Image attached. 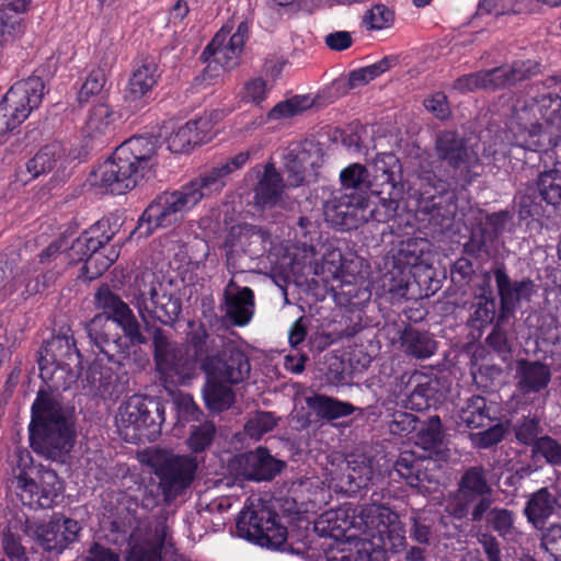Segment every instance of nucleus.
I'll return each instance as SVG.
<instances>
[{"label":"nucleus","mask_w":561,"mask_h":561,"mask_svg":"<svg viewBox=\"0 0 561 561\" xmlns=\"http://www.w3.org/2000/svg\"><path fill=\"white\" fill-rule=\"evenodd\" d=\"M268 88L266 81L261 78L248 80L240 93L241 101L260 105L267 96Z\"/></svg>","instance_id":"56"},{"label":"nucleus","mask_w":561,"mask_h":561,"mask_svg":"<svg viewBox=\"0 0 561 561\" xmlns=\"http://www.w3.org/2000/svg\"><path fill=\"white\" fill-rule=\"evenodd\" d=\"M284 187L283 178L274 164H266L254 188L255 203L263 208L275 206L282 199Z\"/></svg>","instance_id":"29"},{"label":"nucleus","mask_w":561,"mask_h":561,"mask_svg":"<svg viewBox=\"0 0 561 561\" xmlns=\"http://www.w3.org/2000/svg\"><path fill=\"white\" fill-rule=\"evenodd\" d=\"M22 287H24V289L21 291V295H33L39 291L41 284L37 278L31 277L28 266H21L16 268L12 278L3 285V288L8 294H13Z\"/></svg>","instance_id":"49"},{"label":"nucleus","mask_w":561,"mask_h":561,"mask_svg":"<svg viewBox=\"0 0 561 561\" xmlns=\"http://www.w3.org/2000/svg\"><path fill=\"white\" fill-rule=\"evenodd\" d=\"M206 379L203 396L208 409L215 412L228 410L234 402L232 385L211 376H206Z\"/></svg>","instance_id":"37"},{"label":"nucleus","mask_w":561,"mask_h":561,"mask_svg":"<svg viewBox=\"0 0 561 561\" xmlns=\"http://www.w3.org/2000/svg\"><path fill=\"white\" fill-rule=\"evenodd\" d=\"M158 139L151 136L129 138L93 173V184L112 194H124L151 173Z\"/></svg>","instance_id":"2"},{"label":"nucleus","mask_w":561,"mask_h":561,"mask_svg":"<svg viewBox=\"0 0 561 561\" xmlns=\"http://www.w3.org/2000/svg\"><path fill=\"white\" fill-rule=\"evenodd\" d=\"M458 419L460 423L471 428L486 427L492 423L486 400L481 396L469 398L460 408Z\"/></svg>","instance_id":"39"},{"label":"nucleus","mask_w":561,"mask_h":561,"mask_svg":"<svg viewBox=\"0 0 561 561\" xmlns=\"http://www.w3.org/2000/svg\"><path fill=\"white\" fill-rule=\"evenodd\" d=\"M493 275L500 297V319L503 320L515 312L523 300H530L535 284L529 278L512 280L502 266L495 267Z\"/></svg>","instance_id":"22"},{"label":"nucleus","mask_w":561,"mask_h":561,"mask_svg":"<svg viewBox=\"0 0 561 561\" xmlns=\"http://www.w3.org/2000/svg\"><path fill=\"white\" fill-rule=\"evenodd\" d=\"M436 152L453 170L454 176L469 184L481 174V164L476 152L470 150L463 138L454 131H445L436 140Z\"/></svg>","instance_id":"14"},{"label":"nucleus","mask_w":561,"mask_h":561,"mask_svg":"<svg viewBox=\"0 0 561 561\" xmlns=\"http://www.w3.org/2000/svg\"><path fill=\"white\" fill-rule=\"evenodd\" d=\"M504 68L510 87L540 72V65L534 60H517Z\"/></svg>","instance_id":"53"},{"label":"nucleus","mask_w":561,"mask_h":561,"mask_svg":"<svg viewBox=\"0 0 561 561\" xmlns=\"http://www.w3.org/2000/svg\"><path fill=\"white\" fill-rule=\"evenodd\" d=\"M163 514L144 528L136 529L129 539L127 561H160L161 549L169 540V526Z\"/></svg>","instance_id":"17"},{"label":"nucleus","mask_w":561,"mask_h":561,"mask_svg":"<svg viewBox=\"0 0 561 561\" xmlns=\"http://www.w3.org/2000/svg\"><path fill=\"white\" fill-rule=\"evenodd\" d=\"M230 28L224 26L203 51V56L208 62L204 70L205 79L219 77V68L222 71L231 70L239 64L248 36V25L241 22L232 35H230Z\"/></svg>","instance_id":"12"},{"label":"nucleus","mask_w":561,"mask_h":561,"mask_svg":"<svg viewBox=\"0 0 561 561\" xmlns=\"http://www.w3.org/2000/svg\"><path fill=\"white\" fill-rule=\"evenodd\" d=\"M368 173L364 165L354 163L342 170L340 180L345 188H359L367 183Z\"/></svg>","instance_id":"60"},{"label":"nucleus","mask_w":561,"mask_h":561,"mask_svg":"<svg viewBox=\"0 0 561 561\" xmlns=\"http://www.w3.org/2000/svg\"><path fill=\"white\" fill-rule=\"evenodd\" d=\"M78 358L79 353L71 337L53 336L38 352L41 377L55 388H67L77 378L73 367L78 365Z\"/></svg>","instance_id":"7"},{"label":"nucleus","mask_w":561,"mask_h":561,"mask_svg":"<svg viewBox=\"0 0 561 561\" xmlns=\"http://www.w3.org/2000/svg\"><path fill=\"white\" fill-rule=\"evenodd\" d=\"M428 465H434L430 460L420 459L413 453L404 451L394 463V471L405 482L421 492H427L432 478L427 473Z\"/></svg>","instance_id":"27"},{"label":"nucleus","mask_w":561,"mask_h":561,"mask_svg":"<svg viewBox=\"0 0 561 561\" xmlns=\"http://www.w3.org/2000/svg\"><path fill=\"white\" fill-rule=\"evenodd\" d=\"M554 99H560L558 95L546 94L540 96L539 100L526 101L522 106L515 107L512 124L516 123L524 129H529V139L519 141V146L529 150H537L541 146L537 136V129L540 127L539 121L552 110Z\"/></svg>","instance_id":"23"},{"label":"nucleus","mask_w":561,"mask_h":561,"mask_svg":"<svg viewBox=\"0 0 561 561\" xmlns=\"http://www.w3.org/2000/svg\"><path fill=\"white\" fill-rule=\"evenodd\" d=\"M202 369L206 376L214 379L238 385L250 376L251 365L243 351L228 341L214 355H207L202 359Z\"/></svg>","instance_id":"15"},{"label":"nucleus","mask_w":561,"mask_h":561,"mask_svg":"<svg viewBox=\"0 0 561 561\" xmlns=\"http://www.w3.org/2000/svg\"><path fill=\"white\" fill-rule=\"evenodd\" d=\"M422 241L407 239L400 242L397 252V261L404 266H416L422 257Z\"/></svg>","instance_id":"55"},{"label":"nucleus","mask_w":561,"mask_h":561,"mask_svg":"<svg viewBox=\"0 0 561 561\" xmlns=\"http://www.w3.org/2000/svg\"><path fill=\"white\" fill-rule=\"evenodd\" d=\"M197 463L190 456L167 455L157 469L159 486L164 500L170 502L193 481Z\"/></svg>","instance_id":"18"},{"label":"nucleus","mask_w":561,"mask_h":561,"mask_svg":"<svg viewBox=\"0 0 561 561\" xmlns=\"http://www.w3.org/2000/svg\"><path fill=\"white\" fill-rule=\"evenodd\" d=\"M61 491V484L55 471L42 470L39 472V485L32 478L27 486L20 490L21 502L32 508L50 507Z\"/></svg>","instance_id":"24"},{"label":"nucleus","mask_w":561,"mask_h":561,"mask_svg":"<svg viewBox=\"0 0 561 561\" xmlns=\"http://www.w3.org/2000/svg\"><path fill=\"white\" fill-rule=\"evenodd\" d=\"M375 178L381 180L382 184L396 185V175L400 170V162L392 153L378 154L373 161Z\"/></svg>","instance_id":"48"},{"label":"nucleus","mask_w":561,"mask_h":561,"mask_svg":"<svg viewBox=\"0 0 561 561\" xmlns=\"http://www.w3.org/2000/svg\"><path fill=\"white\" fill-rule=\"evenodd\" d=\"M486 277L481 294L476 296V301L471 307L473 311L470 316V322L478 328L489 325L495 318L496 305L490 289L489 276L486 275Z\"/></svg>","instance_id":"43"},{"label":"nucleus","mask_w":561,"mask_h":561,"mask_svg":"<svg viewBox=\"0 0 561 561\" xmlns=\"http://www.w3.org/2000/svg\"><path fill=\"white\" fill-rule=\"evenodd\" d=\"M95 302L98 308L108 313V316H95L87 327L89 337L101 353L108 358H113L121 350L118 339L112 334L115 323L122 328L133 344L147 343V339L142 335L140 324L131 309L107 286L100 287L95 293Z\"/></svg>","instance_id":"4"},{"label":"nucleus","mask_w":561,"mask_h":561,"mask_svg":"<svg viewBox=\"0 0 561 561\" xmlns=\"http://www.w3.org/2000/svg\"><path fill=\"white\" fill-rule=\"evenodd\" d=\"M398 62L397 56H387L381 60L356 70H353L348 76V85L351 89H356L363 87L380 76L381 73L388 71L392 67H394Z\"/></svg>","instance_id":"45"},{"label":"nucleus","mask_w":561,"mask_h":561,"mask_svg":"<svg viewBox=\"0 0 561 561\" xmlns=\"http://www.w3.org/2000/svg\"><path fill=\"white\" fill-rule=\"evenodd\" d=\"M39 539L46 550L61 551L67 547L60 527L54 520L42 527Z\"/></svg>","instance_id":"58"},{"label":"nucleus","mask_w":561,"mask_h":561,"mask_svg":"<svg viewBox=\"0 0 561 561\" xmlns=\"http://www.w3.org/2000/svg\"><path fill=\"white\" fill-rule=\"evenodd\" d=\"M152 343L157 370L165 383L185 385L196 376V362L185 346L169 341L161 329H154Z\"/></svg>","instance_id":"10"},{"label":"nucleus","mask_w":561,"mask_h":561,"mask_svg":"<svg viewBox=\"0 0 561 561\" xmlns=\"http://www.w3.org/2000/svg\"><path fill=\"white\" fill-rule=\"evenodd\" d=\"M307 403L319 416L327 420L347 416L354 411L352 404L327 396H314L308 398Z\"/></svg>","instance_id":"44"},{"label":"nucleus","mask_w":561,"mask_h":561,"mask_svg":"<svg viewBox=\"0 0 561 561\" xmlns=\"http://www.w3.org/2000/svg\"><path fill=\"white\" fill-rule=\"evenodd\" d=\"M203 119L190 121L180 126L173 127L167 138L168 149L174 153L187 152L193 146L201 142L199 126H205Z\"/></svg>","instance_id":"33"},{"label":"nucleus","mask_w":561,"mask_h":561,"mask_svg":"<svg viewBox=\"0 0 561 561\" xmlns=\"http://www.w3.org/2000/svg\"><path fill=\"white\" fill-rule=\"evenodd\" d=\"M541 547L549 552L556 561L561 559V524H551L541 536Z\"/></svg>","instance_id":"59"},{"label":"nucleus","mask_w":561,"mask_h":561,"mask_svg":"<svg viewBox=\"0 0 561 561\" xmlns=\"http://www.w3.org/2000/svg\"><path fill=\"white\" fill-rule=\"evenodd\" d=\"M305 151H290L285 156V172L287 174V185L297 187L302 184L306 172Z\"/></svg>","instance_id":"51"},{"label":"nucleus","mask_w":561,"mask_h":561,"mask_svg":"<svg viewBox=\"0 0 561 561\" xmlns=\"http://www.w3.org/2000/svg\"><path fill=\"white\" fill-rule=\"evenodd\" d=\"M534 451L542 455L552 465L561 466V445L554 439L542 436L536 440Z\"/></svg>","instance_id":"63"},{"label":"nucleus","mask_w":561,"mask_h":561,"mask_svg":"<svg viewBox=\"0 0 561 561\" xmlns=\"http://www.w3.org/2000/svg\"><path fill=\"white\" fill-rule=\"evenodd\" d=\"M485 520L489 527L507 541L517 542L522 533L515 526V514L514 512L503 508L493 507L484 514Z\"/></svg>","instance_id":"40"},{"label":"nucleus","mask_w":561,"mask_h":561,"mask_svg":"<svg viewBox=\"0 0 561 561\" xmlns=\"http://www.w3.org/2000/svg\"><path fill=\"white\" fill-rule=\"evenodd\" d=\"M163 422L162 412L159 403L148 400L141 396H131L121 403L116 424L122 431L133 430L131 437L146 436L151 437L160 431Z\"/></svg>","instance_id":"13"},{"label":"nucleus","mask_w":561,"mask_h":561,"mask_svg":"<svg viewBox=\"0 0 561 561\" xmlns=\"http://www.w3.org/2000/svg\"><path fill=\"white\" fill-rule=\"evenodd\" d=\"M62 157L61 147L57 144L44 146L26 162V171L31 179H36L55 169Z\"/></svg>","instance_id":"42"},{"label":"nucleus","mask_w":561,"mask_h":561,"mask_svg":"<svg viewBox=\"0 0 561 561\" xmlns=\"http://www.w3.org/2000/svg\"><path fill=\"white\" fill-rule=\"evenodd\" d=\"M517 388L524 394L540 393L551 380L550 368L538 362L519 359L516 363Z\"/></svg>","instance_id":"26"},{"label":"nucleus","mask_w":561,"mask_h":561,"mask_svg":"<svg viewBox=\"0 0 561 561\" xmlns=\"http://www.w3.org/2000/svg\"><path fill=\"white\" fill-rule=\"evenodd\" d=\"M157 65L145 60L136 70L128 83L127 98L131 101L144 98L157 82Z\"/></svg>","instance_id":"41"},{"label":"nucleus","mask_w":561,"mask_h":561,"mask_svg":"<svg viewBox=\"0 0 561 561\" xmlns=\"http://www.w3.org/2000/svg\"><path fill=\"white\" fill-rule=\"evenodd\" d=\"M237 529L240 537L275 550L287 539V529L277 522V515L263 506L245 505L237 519Z\"/></svg>","instance_id":"11"},{"label":"nucleus","mask_w":561,"mask_h":561,"mask_svg":"<svg viewBox=\"0 0 561 561\" xmlns=\"http://www.w3.org/2000/svg\"><path fill=\"white\" fill-rule=\"evenodd\" d=\"M537 188L541 198L552 206H561V171L549 169L540 172Z\"/></svg>","instance_id":"46"},{"label":"nucleus","mask_w":561,"mask_h":561,"mask_svg":"<svg viewBox=\"0 0 561 561\" xmlns=\"http://www.w3.org/2000/svg\"><path fill=\"white\" fill-rule=\"evenodd\" d=\"M250 151H241L230 157L209 171L194 179L206 197L219 193L226 185V178L242 169L250 159Z\"/></svg>","instance_id":"25"},{"label":"nucleus","mask_w":561,"mask_h":561,"mask_svg":"<svg viewBox=\"0 0 561 561\" xmlns=\"http://www.w3.org/2000/svg\"><path fill=\"white\" fill-rule=\"evenodd\" d=\"M192 330L187 335V348L193 350V354H191L195 362L197 363V358L201 360L207 355H214L218 350H220L228 340L224 336L216 335L210 336L204 325H194L191 323Z\"/></svg>","instance_id":"36"},{"label":"nucleus","mask_w":561,"mask_h":561,"mask_svg":"<svg viewBox=\"0 0 561 561\" xmlns=\"http://www.w3.org/2000/svg\"><path fill=\"white\" fill-rule=\"evenodd\" d=\"M392 21V12L383 4H376L364 15V24L369 30H382L389 27Z\"/></svg>","instance_id":"57"},{"label":"nucleus","mask_w":561,"mask_h":561,"mask_svg":"<svg viewBox=\"0 0 561 561\" xmlns=\"http://www.w3.org/2000/svg\"><path fill=\"white\" fill-rule=\"evenodd\" d=\"M119 115L110 105L100 103L90 108L84 124V133L90 138H99L111 134Z\"/></svg>","instance_id":"30"},{"label":"nucleus","mask_w":561,"mask_h":561,"mask_svg":"<svg viewBox=\"0 0 561 561\" xmlns=\"http://www.w3.org/2000/svg\"><path fill=\"white\" fill-rule=\"evenodd\" d=\"M447 191L446 183L432 171H422L411 183L410 196L416 201L420 213L437 217Z\"/></svg>","instance_id":"21"},{"label":"nucleus","mask_w":561,"mask_h":561,"mask_svg":"<svg viewBox=\"0 0 561 561\" xmlns=\"http://www.w3.org/2000/svg\"><path fill=\"white\" fill-rule=\"evenodd\" d=\"M419 427V420L412 413L396 412L389 423V431L396 435H407Z\"/></svg>","instance_id":"61"},{"label":"nucleus","mask_w":561,"mask_h":561,"mask_svg":"<svg viewBox=\"0 0 561 561\" xmlns=\"http://www.w3.org/2000/svg\"><path fill=\"white\" fill-rule=\"evenodd\" d=\"M314 105V99L311 95H295L277 103L267 116L255 119L253 126H262L266 121H282L294 117L311 108Z\"/></svg>","instance_id":"35"},{"label":"nucleus","mask_w":561,"mask_h":561,"mask_svg":"<svg viewBox=\"0 0 561 561\" xmlns=\"http://www.w3.org/2000/svg\"><path fill=\"white\" fill-rule=\"evenodd\" d=\"M226 316H228L238 325H243L250 321L253 314L254 296L253 291L244 287L237 294L225 291Z\"/></svg>","instance_id":"34"},{"label":"nucleus","mask_w":561,"mask_h":561,"mask_svg":"<svg viewBox=\"0 0 561 561\" xmlns=\"http://www.w3.org/2000/svg\"><path fill=\"white\" fill-rule=\"evenodd\" d=\"M367 202L357 194L332 196L324 205L325 220L332 226L351 230L368 221Z\"/></svg>","instance_id":"19"},{"label":"nucleus","mask_w":561,"mask_h":561,"mask_svg":"<svg viewBox=\"0 0 561 561\" xmlns=\"http://www.w3.org/2000/svg\"><path fill=\"white\" fill-rule=\"evenodd\" d=\"M107 221H98L95 226L84 231L78 237L68 250V257L72 262H87V257L103 249V247L113 238V232L107 233L105 228Z\"/></svg>","instance_id":"28"},{"label":"nucleus","mask_w":561,"mask_h":561,"mask_svg":"<svg viewBox=\"0 0 561 561\" xmlns=\"http://www.w3.org/2000/svg\"><path fill=\"white\" fill-rule=\"evenodd\" d=\"M133 302L145 323H148L150 319L169 323L175 320L181 311L178 299L167 294L160 276L151 271L142 272L136 279Z\"/></svg>","instance_id":"6"},{"label":"nucleus","mask_w":561,"mask_h":561,"mask_svg":"<svg viewBox=\"0 0 561 561\" xmlns=\"http://www.w3.org/2000/svg\"><path fill=\"white\" fill-rule=\"evenodd\" d=\"M276 425L274 415L270 412H259L249 419L244 425L245 433L255 439H259L265 433L272 431Z\"/></svg>","instance_id":"54"},{"label":"nucleus","mask_w":561,"mask_h":561,"mask_svg":"<svg viewBox=\"0 0 561 561\" xmlns=\"http://www.w3.org/2000/svg\"><path fill=\"white\" fill-rule=\"evenodd\" d=\"M105 251L106 250L103 248L87 257L83 268L88 279L91 280L102 275L119 255L115 248L107 250V253H105Z\"/></svg>","instance_id":"47"},{"label":"nucleus","mask_w":561,"mask_h":561,"mask_svg":"<svg viewBox=\"0 0 561 561\" xmlns=\"http://www.w3.org/2000/svg\"><path fill=\"white\" fill-rule=\"evenodd\" d=\"M229 466L238 477L262 481L274 478L282 471L285 463L275 459L265 448L259 447L253 451L236 456Z\"/></svg>","instance_id":"20"},{"label":"nucleus","mask_w":561,"mask_h":561,"mask_svg":"<svg viewBox=\"0 0 561 561\" xmlns=\"http://www.w3.org/2000/svg\"><path fill=\"white\" fill-rule=\"evenodd\" d=\"M492 493L488 471L482 467H470L458 483L456 496L448 504V512L456 518H463L468 515L469 507L476 503L470 518L472 522H480L492 505Z\"/></svg>","instance_id":"8"},{"label":"nucleus","mask_w":561,"mask_h":561,"mask_svg":"<svg viewBox=\"0 0 561 561\" xmlns=\"http://www.w3.org/2000/svg\"><path fill=\"white\" fill-rule=\"evenodd\" d=\"M44 82L32 77L11 87L0 102V135L18 128L38 107L44 95Z\"/></svg>","instance_id":"9"},{"label":"nucleus","mask_w":561,"mask_h":561,"mask_svg":"<svg viewBox=\"0 0 561 561\" xmlns=\"http://www.w3.org/2000/svg\"><path fill=\"white\" fill-rule=\"evenodd\" d=\"M215 433L216 427L211 422L193 425L191 426L186 444L192 451L202 453L211 444Z\"/></svg>","instance_id":"50"},{"label":"nucleus","mask_w":561,"mask_h":561,"mask_svg":"<svg viewBox=\"0 0 561 561\" xmlns=\"http://www.w3.org/2000/svg\"><path fill=\"white\" fill-rule=\"evenodd\" d=\"M400 345L404 354L419 359L431 357L437 348L436 341L428 332L414 328H405L401 332Z\"/></svg>","instance_id":"32"},{"label":"nucleus","mask_w":561,"mask_h":561,"mask_svg":"<svg viewBox=\"0 0 561 561\" xmlns=\"http://www.w3.org/2000/svg\"><path fill=\"white\" fill-rule=\"evenodd\" d=\"M556 499L545 488L535 492L528 500L524 514L527 520L536 528L541 527L546 519L553 513Z\"/></svg>","instance_id":"38"},{"label":"nucleus","mask_w":561,"mask_h":561,"mask_svg":"<svg viewBox=\"0 0 561 561\" xmlns=\"http://www.w3.org/2000/svg\"><path fill=\"white\" fill-rule=\"evenodd\" d=\"M105 82L106 77L102 69L92 70L79 92L80 102H87L91 95L100 93Z\"/></svg>","instance_id":"64"},{"label":"nucleus","mask_w":561,"mask_h":561,"mask_svg":"<svg viewBox=\"0 0 561 561\" xmlns=\"http://www.w3.org/2000/svg\"><path fill=\"white\" fill-rule=\"evenodd\" d=\"M316 529L333 538L345 536L355 529L362 540L369 542L374 554L369 561H383V552H399L405 546V530L399 516L389 507L367 504L360 508L340 506L322 513L316 522Z\"/></svg>","instance_id":"1"},{"label":"nucleus","mask_w":561,"mask_h":561,"mask_svg":"<svg viewBox=\"0 0 561 561\" xmlns=\"http://www.w3.org/2000/svg\"><path fill=\"white\" fill-rule=\"evenodd\" d=\"M443 439L442 424L438 416H431L423 423L417 433L416 443L424 449L436 447Z\"/></svg>","instance_id":"52"},{"label":"nucleus","mask_w":561,"mask_h":561,"mask_svg":"<svg viewBox=\"0 0 561 561\" xmlns=\"http://www.w3.org/2000/svg\"><path fill=\"white\" fill-rule=\"evenodd\" d=\"M519 0H483L479 8L478 14H494L495 16L517 12Z\"/></svg>","instance_id":"62"},{"label":"nucleus","mask_w":561,"mask_h":561,"mask_svg":"<svg viewBox=\"0 0 561 561\" xmlns=\"http://www.w3.org/2000/svg\"><path fill=\"white\" fill-rule=\"evenodd\" d=\"M330 476L331 482L340 491L356 492L378 479L380 470L373 458L364 454H352Z\"/></svg>","instance_id":"16"},{"label":"nucleus","mask_w":561,"mask_h":561,"mask_svg":"<svg viewBox=\"0 0 561 561\" xmlns=\"http://www.w3.org/2000/svg\"><path fill=\"white\" fill-rule=\"evenodd\" d=\"M75 440L71 413L49 393L39 391L32 405L30 442L33 450L53 461L64 462Z\"/></svg>","instance_id":"3"},{"label":"nucleus","mask_w":561,"mask_h":561,"mask_svg":"<svg viewBox=\"0 0 561 561\" xmlns=\"http://www.w3.org/2000/svg\"><path fill=\"white\" fill-rule=\"evenodd\" d=\"M7 463V472L10 476L12 484H14L16 495H19L20 490L27 486L28 481H31L35 472L33 458L28 450L15 447L9 455Z\"/></svg>","instance_id":"31"},{"label":"nucleus","mask_w":561,"mask_h":561,"mask_svg":"<svg viewBox=\"0 0 561 561\" xmlns=\"http://www.w3.org/2000/svg\"><path fill=\"white\" fill-rule=\"evenodd\" d=\"M205 197L194 180L180 190L162 193L146 208L137 230L141 236H148L156 228L170 227Z\"/></svg>","instance_id":"5"}]
</instances>
